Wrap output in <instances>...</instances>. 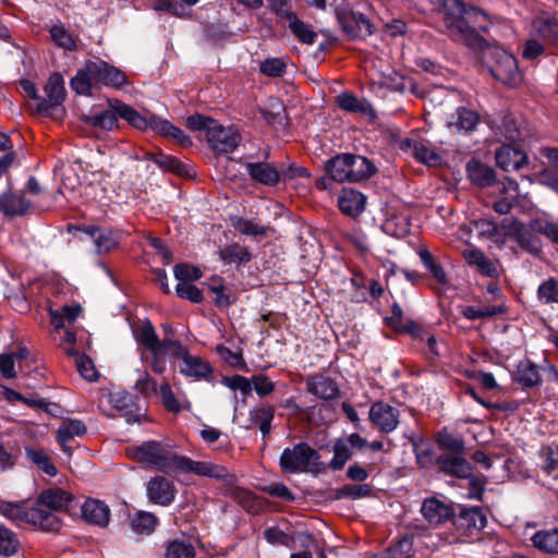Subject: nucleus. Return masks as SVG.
Masks as SVG:
<instances>
[{
	"mask_svg": "<svg viewBox=\"0 0 558 558\" xmlns=\"http://www.w3.org/2000/svg\"><path fill=\"white\" fill-rule=\"evenodd\" d=\"M180 372L186 377L209 381L211 380L214 368L208 361L201 356L189 354L180 366Z\"/></svg>",
	"mask_w": 558,
	"mask_h": 558,
	"instance_id": "cd10ccee",
	"label": "nucleus"
},
{
	"mask_svg": "<svg viewBox=\"0 0 558 558\" xmlns=\"http://www.w3.org/2000/svg\"><path fill=\"white\" fill-rule=\"evenodd\" d=\"M351 154H337L325 162L326 174L330 175L333 181L342 183L349 182V166Z\"/></svg>",
	"mask_w": 558,
	"mask_h": 558,
	"instance_id": "72a5a7b5",
	"label": "nucleus"
},
{
	"mask_svg": "<svg viewBox=\"0 0 558 558\" xmlns=\"http://www.w3.org/2000/svg\"><path fill=\"white\" fill-rule=\"evenodd\" d=\"M402 150L412 149L414 159L423 165L433 167L440 163L441 158L438 153L428 148L423 142H399Z\"/></svg>",
	"mask_w": 558,
	"mask_h": 558,
	"instance_id": "f704fd0d",
	"label": "nucleus"
},
{
	"mask_svg": "<svg viewBox=\"0 0 558 558\" xmlns=\"http://www.w3.org/2000/svg\"><path fill=\"white\" fill-rule=\"evenodd\" d=\"M536 296L542 304L558 303V278L548 277L543 280L537 288Z\"/></svg>",
	"mask_w": 558,
	"mask_h": 558,
	"instance_id": "8fccbe9b",
	"label": "nucleus"
},
{
	"mask_svg": "<svg viewBox=\"0 0 558 558\" xmlns=\"http://www.w3.org/2000/svg\"><path fill=\"white\" fill-rule=\"evenodd\" d=\"M94 78L86 70V62L71 80V88L78 95L89 96L92 94Z\"/></svg>",
	"mask_w": 558,
	"mask_h": 558,
	"instance_id": "603ef678",
	"label": "nucleus"
},
{
	"mask_svg": "<svg viewBox=\"0 0 558 558\" xmlns=\"http://www.w3.org/2000/svg\"><path fill=\"white\" fill-rule=\"evenodd\" d=\"M167 558H195V548L184 541H172L167 548Z\"/></svg>",
	"mask_w": 558,
	"mask_h": 558,
	"instance_id": "0e129e2a",
	"label": "nucleus"
},
{
	"mask_svg": "<svg viewBox=\"0 0 558 558\" xmlns=\"http://www.w3.org/2000/svg\"><path fill=\"white\" fill-rule=\"evenodd\" d=\"M456 504L445 496L426 497L420 512L424 520L433 527H439L447 523L451 524L454 518Z\"/></svg>",
	"mask_w": 558,
	"mask_h": 558,
	"instance_id": "423d86ee",
	"label": "nucleus"
},
{
	"mask_svg": "<svg viewBox=\"0 0 558 558\" xmlns=\"http://www.w3.org/2000/svg\"><path fill=\"white\" fill-rule=\"evenodd\" d=\"M87 433L85 423L77 418L64 420L57 430V441L60 447L69 442L74 436H84Z\"/></svg>",
	"mask_w": 558,
	"mask_h": 558,
	"instance_id": "4c0bfd02",
	"label": "nucleus"
},
{
	"mask_svg": "<svg viewBox=\"0 0 558 558\" xmlns=\"http://www.w3.org/2000/svg\"><path fill=\"white\" fill-rule=\"evenodd\" d=\"M320 456L307 442L301 441L292 448H284L280 454L279 466L283 474H296L310 470H319Z\"/></svg>",
	"mask_w": 558,
	"mask_h": 558,
	"instance_id": "20e7f679",
	"label": "nucleus"
},
{
	"mask_svg": "<svg viewBox=\"0 0 558 558\" xmlns=\"http://www.w3.org/2000/svg\"><path fill=\"white\" fill-rule=\"evenodd\" d=\"M158 518L148 511L138 510L131 518V529L137 533L143 535H149L155 532L158 525Z\"/></svg>",
	"mask_w": 558,
	"mask_h": 558,
	"instance_id": "58836bf2",
	"label": "nucleus"
},
{
	"mask_svg": "<svg viewBox=\"0 0 558 558\" xmlns=\"http://www.w3.org/2000/svg\"><path fill=\"white\" fill-rule=\"evenodd\" d=\"M253 255L246 246L238 243L230 244L221 251V259L227 264L238 263L247 264L252 260Z\"/></svg>",
	"mask_w": 558,
	"mask_h": 558,
	"instance_id": "de8ad7c7",
	"label": "nucleus"
},
{
	"mask_svg": "<svg viewBox=\"0 0 558 558\" xmlns=\"http://www.w3.org/2000/svg\"><path fill=\"white\" fill-rule=\"evenodd\" d=\"M487 524V518L477 506L456 505L454 518L451 525L464 536L473 531H482Z\"/></svg>",
	"mask_w": 558,
	"mask_h": 558,
	"instance_id": "1a4fd4ad",
	"label": "nucleus"
},
{
	"mask_svg": "<svg viewBox=\"0 0 558 558\" xmlns=\"http://www.w3.org/2000/svg\"><path fill=\"white\" fill-rule=\"evenodd\" d=\"M96 235L94 244L99 254H107L119 244L118 239L113 236V231L111 229L101 228L99 233Z\"/></svg>",
	"mask_w": 558,
	"mask_h": 558,
	"instance_id": "680f3d73",
	"label": "nucleus"
},
{
	"mask_svg": "<svg viewBox=\"0 0 558 558\" xmlns=\"http://www.w3.org/2000/svg\"><path fill=\"white\" fill-rule=\"evenodd\" d=\"M511 378L524 389L539 387L543 383L538 366L527 357L518 363Z\"/></svg>",
	"mask_w": 558,
	"mask_h": 558,
	"instance_id": "4be33fe9",
	"label": "nucleus"
},
{
	"mask_svg": "<svg viewBox=\"0 0 558 558\" xmlns=\"http://www.w3.org/2000/svg\"><path fill=\"white\" fill-rule=\"evenodd\" d=\"M178 473H193L198 476L215 478L227 483H231L234 477L223 465L207 461H194L185 456H181L180 458Z\"/></svg>",
	"mask_w": 558,
	"mask_h": 558,
	"instance_id": "f8f14e48",
	"label": "nucleus"
},
{
	"mask_svg": "<svg viewBox=\"0 0 558 558\" xmlns=\"http://www.w3.org/2000/svg\"><path fill=\"white\" fill-rule=\"evenodd\" d=\"M366 196L354 189L342 187L338 197L340 211L349 217L356 218L365 210Z\"/></svg>",
	"mask_w": 558,
	"mask_h": 558,
	"instance_id": "b1692460",
	"label": "nucleus"
},
{
	"mask_svg": "<svg viewBox=\"0 0 558 558\" xmlns=\"http://www.w3.org/2000/svg\"><path fill=\"white\" fill-rule=\"evenodd\" d=\"M279 172V183L283 182L287 183L289 181H292L296 178H310L311 173L307 168L298 166L296 163H282L280 167H278Z\"/></svg>",
	"mask_w": 558,
	"mask_h": 558,
	"instance_id": "e2e57ef3",
	"label": "nucleus"
},
{
	"mask_svg": "<svg viewBox=\"0 0 558 558\" xmlns=\"http://www.w3.org/2000/svg\"><path fill=\"white\" fill-rule=\"evenodd\" d=\"M377 172L376 165L368 158L351 154L349 166V182H362L371 179Z\"/></svg>",
	"mask_w": 558,
	"mask_h": 558,
	"instance_id": "c756f323",
	"label": "nucleus"
},
{
	"mask_svg": "<svg viewBox=\"0 0 558 558\" xmlns=\"http://www.w3.org/2000/svg\"><path fill=\"white\" fill-rule=\"evenodd\" d=\"M130 457L145 465L165 474H177L181 454L171 446L157 440H147L130 450Z\"/></svg>",
	"mask_w": 558,
	"mask_h": 558,
	"instance_id": "f03ea898",
	"label": "nucleus"
},
{
	"mask_svg": "<svg viewBox=\"0 0 558 558\" xmlns=\"http://www.w3.org/2000/svg\"><path fill=\"white\" fill-rule=\"evenodd\" d=\"M230 497L247 512L256 510V496L253 492L235 486L231 488Z\"/></svg>",
	"mask_w": 558,
	"mask_h": 558,
	"instance_id": "bf43d9fd",
	"label": "nucleus"
},
{
	"mask_svg": "<svg viewBox=\"0 0 558 558\" xmlns=\"http://www.w3.org/2000/svg\"><path fill=\"white\" fill-rule=\"evenodd\" d=\"M233 227L242 234L254 236H266L267 230L265 227L255 223L251 219L244 217H236L233 221Z\"/></svg>",
	"mask_w": 558,
	"mask_h": 558,
	"instance_id": "69168bd1",
	"label": "nucleus"
},
{
	"mask_svg": "<svg viewBox=\"0 0 558 558\" xmlns=\"http://www.w3.org/2000/svg\"><path fill=\"white\" fill-rule=\"evenodd\" d=\"M336 102L338 107L344 111L351 113H360L362 116L368 117L369 119H375L376 112L371 106V104L365 99H359L354 94L344 92L337 96Z\"/></svg>",
	"mask_w": 558,
	"mask_h": 558,
	"instance_id": "c85d7f7f",
	"label": "nucleus"
},
{
	"mask_svg": "<svg viewBox=\"0 0 558 558\" xmlns=\"http://www.w3.org/2000/svg\"><path fill=\"white\" fill-rule=\"evenodd\" d=\"M367 446V439L357 433H353L345 438H337L335 440L328 468L331 471H340L345 463L352 459L353 449L362 450Z\"/></svg>",
	"mask_w": 558,
	"mask_h": 558,
	"instance_id": "9b49d317",
	"label": "nucleus"
},
{
	"mask_svg": "<svg viewBox=\"0 0 558 558\" xmlns=\"http://www.w3.org/2000/svg\"><path fill=\"white\" fill-rule=\"evenodd\" d=\"M337 499L357 500L373 496V487L369 484H345L342 487L335 489Z\"/></svg>",
	"mask_w": 558,
	"mask_h": 558,
	"instance_id": "c03bdc74",
	"label": "nucleus"
},
{
	"mask_svg": "<svg viewBox=\"0 0 558 558\" xmlns=\"http://www.w3.org/2000/svg\"><path fill=\"white\" fill-rule=\"evenodd\" d=\"M78 509L86 522L98 526L108 525L110 509L104 501L89 498L83 505L78 504Z\"/></svg>",
	"mask_w": 558,
	"mask_h": 558,
	"instance_id": "bb28decb",
	"label": "nucleus"
},
{
	"mask_svg": "<svg viewBox=\"0 0 558 558\" xmlns=\"http://www.w3.org/2000/svg\"><path fill=\"white\" fill-rule=\"evenodd\" d=\"M185 126L191 131H199L206 134L207 140H236L241 137L235 125L225 126L214 118L194 113L185 120Z\"/></svg>",
	"mask_w": 558,
	"mask_h": 558,
	"instance_id": "39448f33",
	"label": "nucleus"
},
{
	"mask_svg": "<svg viewBox=\"0 0 558 558\" xmlns=\"http://www.w3.org/2000/svg\"><path fill=\"white\" fill-rule=\"evenodd\" d=\"M148 500L154 505L167 507L175 499L174 484L162 475H156L146 484Z\"/></svg>",
	"mask_w": 558,
	"mask_h": 558,
	"instance_id": "a211bd4d",
	"label": "nucleus"
},
{
	"mask_svg": "<svg viewBox=\"0 0 558 558\" xmlns=\"http://www.w3.org/2000/svg\"><path fill=\"white\" fill-rule=\"evenodd\" d=\"M49 33L52 41L59 47L70 51L77 50V39L62 25H53Z\"/></svg>",
	"mask_w": 558,
	"mask_h": 558,
	"instance_id": "864d4df0",
	"label": "nucleus"
},
{
	"mask_svg": "<svg viewBox=\"0 0 558 558\" xmlns=\"http://www.w3.org/2000/svg\"><path fill=\"white\" fill-rule=\"evenodd\" d=\"M46 97H41L37 105V113L44 117H52L58 111L65 99L64 81L60 73H52L45 87Z\"/></svg>",
	"mask_w": 558,
	"mask_h": 558,
	"instance_id": "6e6552de",
	"label": "nucleus"
},
{
	"mask_svg": "<svg viewBox=\"0 0 558 558\" xmlns=\"http://www.w3.org/2000/svg\"><path fill=\"white\" fill-rule=\"evenodd\" d=\"M434 439L437 448L442 453H465L464 438L451 433L446 426L435 434Z\"/></svg>",
	"mask_w": 558,
	"mask_h": 558,
	"instance_id": "7c9ffc66",
	"label": "nucleus"
},
{
	"mask_svg": "<svg viewBox=\"0 0 558 558\" xmlns=\"http://www.w3.org/2000/svg\"><path fill=\"white\" fill-rule=\"evenodd\" d=\"M35 505L73 515L78 509V499L72 493L53 486L43 489L36 497Z\"/></svg>",
	"mask_w": 558,
	"mask_h": 558,
	"instance_id": "0eeeda50",
	"label": "nucleus"
},
{
	"mask_svg": "<svg viewBox=\"0 0 558 558\" xmlns=\"http://www.w3.org/2000/svg\"><path fill=\"white\" fill-rule=\"evenodd\" d=\"M86 70L92 74L95 83L114 88H122L128 84L126 75L123 71L99 58L87 60Z\"/></svg>",
	"mask_w": 558,
	"mask_h": 558,
	"instance_id": "9d476101",
	"label": "nucleus"
},
{
	"mask_svg": "<svg viewBox=\"0 0 558 558\" xmlns=\"http://www.w3.org/2000/svg\"><path fill=\"white\" fill-rule=\"evenodd\" d=\"M26 457L44 473L49 476H54L58 473L56 465L52 463L51 458L41 448H25Z\"/></svg>",
	"mask_w": 558,
	"mask_h": 558,
	"instance_id": "a18cd8bd",
	"label": "nucleus"
},
{
	"mask_svg": "<svg viewBox=\"0 0 558 558\" xmlns=\"http://www.w3.org/2000/svg\"><path fill=\"white\" fill-rule=\"evenodd\" d=\"M147 158L153 160L163 171H169L180 177H190V167L174 156L166 155L161 150L147 153Z\"/></svg>",
	"mask_w": 558,
	"mask_h": 558,
	"instance_id": "473e14b6",
	"label": "nucleus"
},
{
	"mask_svg": "<svg viewBox=\"0 0 558 558\" xmlns=\"http://www.w3.org/2000/svg\"><path fill=\"white\" fill-rule=\"evenodd\" d=\"M173 275L179 283H192L203 277V271L197 266L178 263L173 268Z\"/></svg>",
	"mask_w": 558,
	"mask_h": 558,
	"instance_id": "4d7b16f0",
	"label": "nucleus"
},
{
	"mask_svg": "<svg viewBox=\"0 0 558 558\" xmlns=\"http://www.w3.org/2000/svg\"><path fill=\"white\" fill-rule=\"evenodd\" d=\"M118 116L114 106L113 110H105L100 114L88 117L87 121L95 129L111 131L119 126Z\"/></svg>",
	"mask_w": 558,
	"mask_h": 558,
	"instance_id": "3c124183",
	"label": "nucleus"
},
{
	"mask_svg": "<svg viewBox=\"0 0 558 558\" xmlns=\"http://www.w3.org/2000/svg\"><path fill=\"white\" fill-rule=\"evenodd\" d=\"M543 472L558 481V445L549 444L542 449Z\"/></svg>",
	"mask_w": 558,
	"mask_h": 558,
	"instance_id": "09e8293b",
	"label": "nucleus"
},
{
	"mask_svg": "<svg viewBox=\"0 0 558 558\" xmlns=\"http://www.w3.org/2000/svg\"><path fill=\"white\" fill-rule=\"evenodd\" d=\"M215 283L208 284V290L215 293L214 303L219 308H228L233 305L238 298L231 292V289L227 288L222 282L223 278L219 276H213L210 278Z\"/></svg>",
	"mask_w": 558,
	"mask_h": 558,
	"instance_id": "e433bc0d",
	"label": "nucleus"
},
{
	"mask_svg": "<svg viewBox=\"0 0 558 558\" xmlns=\"http://www.w3.org/2000/svg\"><path fill=\"white\" fill-rule=\"evenodd\" d=\"M530 227L551 242L558 243V222L548 221L543 218H534L530 220Z\"/></svg>",
	"mask_w": 558,
	"mask_h": 558,
	"instance_id": "052dcab7",
	"label": "nucleus"
},
{
	"mask_svg": "<svg viewBox=\"0 0 558 558\" xmlns=\"http://www.w3.org/2000/svg\"><path fill=\"white\" fill-rule=\"evenodd\" d=\"M478 121L480 118L475 111L464 107H460L457 109L456 117H452V120L449 122L448 125L457 130H463L465 132H469L475 129Z\"/></svg>",
	"mask_w": 558,
	"mask_h": 558,
	"instance_id": "49530a36",
	"label": "nucleus"
},
{
	"mask_svg": "<svg viewBox=\"0 0 558 558\" xmlns=\"http://www.w3.org/2000/svg\"><path fill=\"white\" fill-rule=\"evenodd\" d=\"M337 20L350 39L365 38L373 34V24L362 13L349 9H337Z\"/></svg>",
	"mask_w": 558,
	"mask_h": 558,
	"instance_id": "ddd939ff",
	"label": "nucleus"
},
{
	"mask_svg": "<svg viewBox=\"0 0 558 558\" xmlns=\"http://www.w3.org/2000/svg\"><path fill=\"white\" fill-rule=\"evenodd\" d=\"M399 415L400 412L398 409L384 401L374 402L369 409V421L385 434H389L397 428Z\"/></svg>",
	"mask_w": 558,
	"mask_h": 558,
	"instance_id": "f3484780",
	"label": "nucleus"
},
{
	"mask_svg": "<svg viewBox=\"0 0 558 558\" xmlns=\"http://www.w3.org/2000/svg\"><path fill=\"white\" fill-rule=\"evenodd\" d=\"M26 523L37 526L40 531L47 533L59 532L62 525V521L57 514L36 505L31 507L28 514L26 513Z\"/></svg>",
	"mask_w": 558,
	"mask_h": 558,
	"instance_id": "393cba45",
	"label": "nucleus"
},
{
	"mask_svg": "<svg viewBox=\"0 0 558 558\" xmlns=\"http://www.w3.org/2000/svg\"><path fill=\"white\" fill-rule=\"evenodd\" d=\"M531 542L535 548L545 554H558V529L537 531Z\"/></svg>",
	"mask_w": 558,
	"mask_h": 558,
	"instance_id": "c9c22d12",
	"label": "nucleus"
},
{
	"mask_svg": "<svg viewBox=\"0 0 558 558\" xmlns=\"http://www.w3.org/2000/svg\"><path fill=\"white\" fill-rule=\"evenodd\" d=\"M485 64L493 77L509 87H518L522 74L517 59L500 47H488L484 52Z\"/></svg>",
	"mask_w": 558,
	"mask_h": 558,
	"instance_id": "7ed1b4c3",
	"label": "nucleus"
},
{
	"mask_svg": "<svg viewBox=\"0 0 558 558\" xmlns=\"http://www.w3.org/2000/svg\"><path fill=\"white\" fill-rule=\"evenodd\" d=\"M509 235L526 253L539 256L543 253V243L538 233L517 218H513L508 226Z\"/></svg>",
	"mask_w": 558,
	"mask_h": 558,
	"instance_id": "4468645a",
	"label": "nucleus"
},
{
	"mask_svg": "<svg viewBox=\"0 0 558 558\" xmlns=\"http://www.w3.org/2000/svg\"><path fill=\"white\" fill-rule=\"evenodd\" d=\"M435 15L442 25L440 32L452 40L471 48H483L486 45L481 35L487 32L486 15L480 9L462 0H440Z\"/></svg>",
	"mask_w": 558,
	"mask_h": 558,
	"instance_id": "f257e3e1",
	"label": "nucleus"
},
{
	"mask_svg": "<svg viewBox=\"0 0 558 558\" xmlns=\"http://www.w3.org/2000/svg\"><path fill=\"white\" fill-rule=\"evenodd\" d=\"M150 129L160 136L172 137L173 140H181L182 131L172 125L167 120L154 118L149 123Z\"/></svg>",
	"mask_w": 558,
	"mask_h": 558,
	"instance_id": "338daca9",
	"label": "nucleus"
},
{
	"mask_svg": "<svg viewBox=\"0 0 558 558\" xmlns=\"http://www.w3.org/2000/svg\"><path fill=\"white\" fill-rule=\"evenodd\" d=\"M534 28L545 43L558 46V20L556 17H541L534 22Z\"/></svg>",
	"mask_w": 558,
	"mask_h": 558,
	"instance_id": "ea45409f",
	"label": "nucleus"
},
{
	"mask_svg": "<svg viewBox=\"0 0 558 558\" xmlns=\"http://www.w3.org/2000/svg\"><path fill=\"white\" fill-rule=\"evenodd\" d=\"M465 171L472 184L478 187L493 186L497 181L495 170L476 158L466 162Z\"/></svg>",
	"mask_w": 558,
	"mask_h": 558,
	"instance_id": "a878e982",
	"label": "nucleus"
},
{
	"mask_svg": "<svg viewBox=\"0 0 558 558\" xmlns=\"http://www.w3.org/2000/svg\"><path fill=\"white\" fill-rule=\"evenodd\" d=\"M465 453H440L434 458L439 473L464 480L473 472V465L464 458Z\"/></svg>",
	"mask_w": 558,
	"mask_h": 558,
	"instance_id": "2eb2a0df",
	"label": "nucleus"
},
{
	"mask_svg": "<svg viewBox=\"0 0 558 558\" xmlns=\"http://www.w3.org/2000/svg\"><path fill=\"white\" fill-rule=\"evenodd\" d=\"M175 294L178 298L194 304H199L204 301L203 291L192 283H178L175 286Z\"/></svg>",
	"mask_w": 558,
	"mask_h": 558,
	"instance_id": "774afa93",
	"label": "nucleus"
},
{
	"mask_svg": "<svg viewBox=\"0 0 558 558\" xmlns=\"http://www.w3.org/2000/svg\"><path fill=\"white\" fill-rule=\"evenodd\" d=\"M496 165L504 171H517L525 167L529 157L519 142H505L495 153Z\"/></svg>",
	"mask_w": 558,
	"mask_h": 558,
	"instance_id": "dca6fc26",
	"label": "nucleus"
},
{
	"mask_svg": "<svg viewBox=\"0 0 558 558\" xmlns=\"http://www.w3.org/2000/svg\"><path fill=\"white\" fill-rule=\"evenodd\" d=\"M21 549V543L15 532L0 522V556L12 557Z\"/></svg>",
	"mask_w": 558,
	"mask_h": 558,
	"instance_id": "37998d69",
	"label": "nucleus"
},
{
	"mask_svg": "<svg viewBox=\"0 0 558 558\" xmlns=\"http://www.w3.org/2000/svg\"><path fill=\"white\" fill-rule=\"evenodd\" d=\"M31 512V507L25 506L23 502L13 504L3 501L0 504V513L5 518L26 523V513Z\"/></svg>",
	"mask_w": 558,
	"mask_h": 558,
	"instance_id": "13d9d810",
	"label": "nucleus"
},
{
	"mask_svg": "<svg viewBox=\"0 0 558 558\" xmlns=\"http://www.w3.org/2000/svg\"><path fill=\"white\" fill-rule=\"evenodd\" d=\"M111 405L125 417L128 423L138 422L141 416V407L138 396L132 395L125 390L111 392L109 396Z\"/></svg>",
	"mask_w": 558,
	"mask_h": 558,
	"instance_id": "aec40b11",
	"label": "nucleus"
},
{
	"mask_svg": "<svg viewBox=\"0 0 558 558\" xmlns=\"http://www.w3.org/2000/svg\"><path fill=\"white\" fill-rule=\"evenodd\" d=\"M306 391L322 400H336L340 397L338 383L326 374H314L306 378Z\"/></svg>",
	"mask_w": 558,
	"mask_h": 558,
	"instance_id": "412c9836",
	"label": "nucleus"
},
{
	"mask_svg": "<svg viewBox=\"0 0 558 558\" xmlns=\"http://www.w3.org/2000/svg\"><path fill=\"white\" fill-rule=\"evenodd\" d=\"M133 333L136 342L147 350H155V348L160 347L161 340H159L155 327L149 319H146Z\"/></svg>",
	"mask_w": 558,
	"mask_h": 558,
	"instance_id": "79ce46f5",
	"label": "nucleus"
},
{
	"mask_svg": "<svg viewBox=\"0 0 558 558\" xmlns=\"http://www.w3.org/2000/svg\"><path fill=\"white\" fill-rule=\"evenodd\" d=\"M31 201L25 197L23 190H13L12 183L8 180L7 191L0 194V211L4 216H23L27 213Z\"/></svg>",
	"mask_w": 558,
	"mask_h": 558,
	"instance_id": "6ab92c4d",
	"label": "nucleus"
},
{
	"mask_svg": "<svg viewBox=\"0 0 558 558\" xmlns=\"http://www.w3.org/2000/svg\"><path fill=\"white\" fill-rule=\"evenodd\" d=\"M418 256L424 268L429 272L430 277L441 288H448L450 284L448 274L442 267V265L439 262H437L435 256L426 247L420 248Z\"/></svg>",
	"mask_w": 558,
	"mask_h": 558,
	"instance_id": "2f4dec72",
	"label": "nucleus"
},
{
	"mask_svg": "<svg viewBox=\"0 0 558 558\" xmlns=\"http://www.w3.org/2000/svg\"><path fill=\"white\" fill-rule=\"evenodd\" d=\"M250 178L265 186H276L279 184L278 167H275L267 160L246 161L244 163Z\"/></svg>",
	"mask_w": 558,
	"mask_h": 558,
	"instance_id": "5701e85b",
	"label": "nucleus"
},
{
	"mask_svg": "<svg viewBox=\"0 0 558 558\" xmlns=\"http://www.w3.org/2000/svg\"><path fill=\"white\" fill-rule=\"evenodd\" d=\"M116 111L119 117L124 119L130 125L138 129L146 130L148 123L144 117H142L135 109L123 102L117 101Z\"/></svg>",
	"mask_w": 558,
	"mask_h": 558,
	"instance_id": "6e6d98bb",
	"label": "nucleus"
},
{
	"mask_svg": "<svg viewBox=\"0 0 558 558\" xmlns=\"http://www.w3.org/2000/svg\"><path fill=\"white\" fill-rule=\"evenodd\" d=\"M288 23L289 29L292 34L303 44L312 45L316 40V33L312 27L296 16L295 13L289 14L284 20Z\"/></svg>",
	"mask_w": 558,
	"mask_h": 558,
	"instance_id": "a19ab883",
	"label": "nucleus"
},
{
	"mask_svg": "<svg viewBox=\"0 0 558 558\" xmlns=\"http://www.w3.org/2000/svg\"><path fill=\"white\" fill-rule=\"evenodd\" d=\"M288 58H267L259 64V72L267 77H281L286 74Z\"/></svg>",
	"mask_w": 558,
	"mask_h": 558,
	"instance_id": "5fc2aeb1",
	"label": "nucleus"
}]
</instances>
